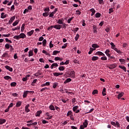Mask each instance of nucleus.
I'll return each mask as SVG.
<instances>
[{"label": "nucleus", "instance_id": "1", "mask_svg": "<svg viewBox=\"0 0 129 129\" xmlns=\"http://www.w3.org/2000/svg\"><path fill=\"white\" fill-rule=\"evenodd\" d=\"M66 75H67L68 77L74 78V77H75V72L73 70H70L66 72Z\"/></svg>", "mask_w": 129, "mask_h": 129}, {"label": "nucleus", "instance_id": "2", "mask_svg": "<svg viewBox=\"0 0 129 129\" xmlns=\"http://www.w3.org/2000/svg\"><path fill=\"white\" fill-rule=\"evenodd\" d=\"M116 66H117L116 64L114 63L113 64H110L108 67L109 69L112 70V69H114V68H116Z\"/></svg>", "mask_w": 129, "mask_h": 129}, {"label": "nucleus", "instance_id": "3", "mask_svg": "<svg viewBox=\"0 0 129 129\" xmlns=\"http://www.w3.org/2000/svg\"><path fill=\"white\" fill-rule=\"evenodd\" d=\"M61 28H62V25L60 24L54 25V29H56V30H60Z\"/></svg>", "mask_w": 129, "mask_h": 129}, {"label": "nucleus", "instance_id": "4", "mask_svg": "<svg viewBox=\"0 0 129 129\" xmlns=\"http://www.w3.org/2000/svg\"><path fill=\"white\" fill-rule=\"evenodd\" d=\"M56 23L57 24H58V25H62L64 23V20L63 19H60L56 21Z\"/></svg>", "mask_w": 129, "mask_h": 129}, {"label": "nucleus", "instance_id": "5", "mask_svg": "<svg viewBox=\"0 0 129 129\" xmlns=\"http://www.w3.org/2000/svg\"><path fill=\"white\" fill-rule=\"evenodd\" d=\"M95 55H98V56H105V54L101 51H97L95 53Z\"/></svg>", "mask_w": 129, "mask_h": 129}, {"label": "nucleus", "instance_id": "6", "mask_svg": "<svg viewBox=\"0 0 129 129\" xmlns=\"http://www.w3.org/2000/svg\"><path fill=\"white\" fill-rule=\"evenodd\" d=\"M29 107H30V105L27 104L25 108V110L26 112L27 113L30 112V109H29Z\"/></svg>", "mask_w": 129, "mask_h": 129}, {"label": "nucleus", "instance_id": "7", "mask_svg": "<svg viewBox=\"0 0 129 129\" xmlns=\"http://www.w3.org/2000/svg\"><path fill=\"white\" fill-rule=\"evenodd\" d=\"M15 19H16V17L15 16H13L12 17H11L9 21V24L11 25L13 23V22L15 21Z\"/></svg>", "mask_w": 129, "mask_h": 129}, {"label": "nucleus", "instance_id": "8", "mask_svg": "<svg viewBox=\"0 0 129 129\" xmlns=\"http://www.w3.org/2000/svg\"><path fill=\"white\" fill-rule=\"evenodd\" d=\"M123 95H124V93L123 92H122L119 93V94L117 95L118 99H120L121 97H122Z\"/></svg>", "mask_w": 129, "mask_h": 129}, {"label": "nucleus", "instance_id": "9", "mask_svg": "<svg viewBox=\"0 0 129 129\" xmlns=\"http://www.w3.org/2000/svg\"><path fill=\"white\" fill-rule=\"evenodd\" d=\"M34 32H35V30H32L29 32H27V36H28V37H31V36H32V35H33V34H34Z\"/></svg>", "mask_w": 129, "mask_h": 129}, {"label": "nucleus", "instance_id": "10", "mask_svg": "<svg viewBox=\"0 0 129 129\" xmlns=\"http://www.w3.org/2000/svg\"><path fill=\"white\" fill-rule=\"evenodd\" d=\"M56 67H58V63H53L50 66L51 69H53V68H56Z\"/></svg>", "mask_w": 129, "mask_h": 129}, {"label": "nucleus", "instance_id": "11", "mask_svg": "<svg viewBox=\"0 0 129 129\" xmlns=\"http://www.w3.org/2000/svg\"><path fill=\"white\" fill-rule=\"evenodd\" d=\"M26 37H27L26 36V34H25V33H21L20 35H19V38L20 39H25V38H26Z\"/></svg>", "mask_w": 129, "mask_h": 129}, {"label": "nucleus", "instance_id": "12", "mask_svg": "<svg viewBox=\"0 0 129 129\" xmlns=\"http://www.w3.org/2000/svg\"><path fill=\"white\" fill-rule=\"evenodd\" d=\"M5 68H6V69H7V70H9V71H10V72H13V69L11 68L10 66H6L5 67Z\"/></svg>", "mask_w": 129, "mask_h": 129}, {"label": "nucleus", "instance_id": "13", "mask_svg": "<svg viewBox=\"0 0 129 129\" xmlns=\"http://www.w3.org/2000/svg\"><path fill=\"white\" fill-rule=\"evenodd\" d=\"M53 76L58 77L60 76V75H63V73H53Z\"/></svg>", "mask_w": 129, "mask_h": 129}, {"label": "nucleus", "instance_id": "14", "mask_svg": "<svg viewBox=\"0 0 129 129\" xmlns=\"http://www.w3.org/2000/svg\"><path fill=\"white\" fill-rule=\"evenodd\" d=\"M28 93H29V91H25L23 93V98H25L28 95Z\"/></svg>", "mask_w": 129, "mask_h": 129}, {"label": "nucleus", "instance_id": "15", "mask_svg": "<svg viewBox=\"0 0 129 129\" xmlns=\"http://www.w3.org/2000/svg\"><path fill=\"white\" fill-rule=\"evenodd\" d=\"M90 12H91V16L92 17V16H94V14L96 13V11L94 10V9L92 8L90 10Z\"/></svg>", "mask_w": 129, "mask_h": 129}, {"label": "nucleus", "instance_id": "16", "mask_svg": "<svg viewBox=\"0 0 129 129\" xmlns=\"http://www.w3.org/2000/svg\"><path fill=\"white\" fill-rule=\"evenodd\" d=\"M83 125H84L85 127H87L88 125V120H85V121L83 122Z\"/></svg>", "mask_w": 129, "mask_h": 129}, {"label": "nucleus", "instance_id": "17", "mask_svg": "<svg viewBox=\"0 0 129 129\" xmlns=\"http://www.w3.org/2000/svg\"><path fill=\"white\" fill-rule=\"evenodd\" d=\"M34 56V53H33V50H30L29 51L28 56H29V57H31V56Z\"/></svg>", "mask_w": 129, "mask_h": 129}, {"label": "nucleus", "instance_id": "18", "mask_svg": "<svg viewBox=\"0 0 129 129\" xmlns=\"http://www.w3.org/2000/svg\"><path fill=\"white\" fill-rule=\"evenodd\" d=\"M112 49L114 50V51H116V52H117V53H118V54H120V53H121V51L117 49L116 47H113V48H112Z\"/></svg>", "mask_w": 129, "mask_h": 129}, {"label": "nucleus", "instance_id": "19", "mask_svg": "<svg viewBox=\"0 0 129 129\" xmlns=\"http://www.w3.org/2000/svg\"><path fill=\"white\" fill-rule=\"evenodd\" d=\"M10 85L11 87H16V86H17V83L15 82H12L10 84Z\"/></svg>", "mask_w": 129, "mask_h": 129}, {"label": "nucleus", "instance_id": "20", "mask_svg": "<svg viewBox=\"0 0 129 129\" xmlns=\"http://www.w3.org/2000/svg\"><path fill=\"white\" fill-rule=\"evenodd\" d=\"M106 91V89L105 88H104L102 92V94L103 96H105V95H106V93H105Z\"/></svg>", "mask_w": 129, "mask_h": 129}, {"label": "nucleus", "instance_id": "21", "mask_svg": "<svg viewBox=\"0 0 129 129\" xmlns=\"http://www.w3.org/2000/svg\"><path fill=\"white\" fill-rule=\"evenodd\" d=\"M49 108L50 110H55V107H54V105L53 104H51L49 106Z\"/></svg>", "mask_w": 129, "mask_h": 129}, {"label": "nucleus", "instance_id": "22", "mask_svg": "<svg viewBox=\"0 0 129 129\" xmlns=\"http://www.w3.org/2000/svg\"><path fill=\"white\" fill-rule=\"evenodd\" d=\"M7 120L5 119L0 118V124H3L5 123Z\"/></svg>", "mask_w": 129, "mask_h": 129}, {"label": "nucleus", "instance_id": "23", "mask_svg": "<svg viewBox=\"0 0 129 129\" xmlns=\"http://www.w3.org/2000/svg\"><path fill=\"white\" fill-rule=\"evenodd\" d=\"M58 70L59 71H64L65 70V67L64 66H60L58 68Z\"/></svg>", "mask_w": 129, "mask_h": 129}, {"label": "nucleus", "instance_id": "24", "mask_svg": "<svg viewBox=\"0 0 129 129\" xmlns=\"http://www.w3.org/2000/svg\"><path fill=\"white\" fill-rule=\"evenodd\" d=\"M95 17L97 18H100L101 17V14L98 12L95 15Z\"/></svg>", "mask_w": 129, "mask_h": 129}, {"label": "nucleus", "instance_id": "25", "mask_svg": "<svg viewBox=\"0 0 129 129\" xmlns=\"http://www.w3.org/2000/svg\"><path fill=\"white\" fill-rule=\"evenodd\" d=\"M72 80L71 78H68V79H67L63 83H64V84H66L67 83H68L71 82Z\"/></svg>", "mask_w": 129, "mask_h": 129}, {"label": "nucleus", "instance_id": "26", "mask_svg": "<svg viewBox=\"0 0 129 129\" xmlns=\"http://www.w3.org/2000/svg\"><path fill=\"white\" fill-rule=\"evenodd\" d=\"M94 50H95V49H93L92 47H90V51L88 52V54L90 55L91 54H92V52H93V51H94Z\"/></svg>", "mask_w": 129, "mask_h": 129}, {"label": "nucleus", "instance_id": "27", "mask_svg": "<svg viewBox=\"0 0 129 129\" xmlns=\"http://www.w3.org/2000/svg\"><path fill=\"white\" fill-rule=\"evenodd\" d=\"M42 43L43 46L46 47V45H47V40L46 39H44Z\"/></svg>", "mask_w": 129, "mask_h": 129}, {"label": "nucleus", "instance_id": "28", "mask_svg": "<svg viewBox=\"0 0 129 129\" xmlns=\"http://www.w3.org/2000/svg\"><path fill=\"white\" fill-rule=\"evenodd\" d=\"M92 48H94L95 49H96V48H99V45H98L96 44H93L92 45Z\"/></svg>", "mask_w": 129, "mask_h": 129}, {"label": "nucleus", "instance_id": "29", "mask_svg": "<svg viewBox=\"0 0 129 129\" xmlns=\"http://www.w3.org/2000/svg\"><path fill=\"white\" fill-rule=\"evenodd\" d=\"M4 79H5L6 80H12V77H10L9 76H6L4 77Z\"/></svg>", "mask_w": 129, "mask_h": 129}, {"label": "nucleus", "instance_id": "30", "mask_svg": "<svg viewBox=\"0 0 129 129\" xmlns=\"http://www.w3.org/2000/svg\"><path fill=\"white\" fill-rule=\"evenodd\" d=\"M98 59H99L98 56H93L92 57V61H96V60H98Z\"/></svg>", "mask_w": 129, "mask_h": 129}, {"label": "nucleus", "instance_id": "31", "mask_svg": "<svg viewBox=\"0 0 129 129\" xmlns=\"http://www.w3.org/2000/svg\"><path fill=\"white\" fill-rule=\"evenodd\" d=\"M79 108V106H75L74 107H73V110L74 112H75V111H76V110H77V109H78V108Z\"/></svg>", "mask_w": 129, "mask_h": 129}, {"label": "nucleus", "instance_id": "32", "mask_svg": "<svg viewBox=\"0 0 129 129\" xmlns=\"http://www.w3.org/2000/svg\"><path fill=\"white\" fill-rule=\"evenodd\" d=\"M22 105V102L21 101H19L16 103V107H20Z\"/></svg>", "mask_w": 129, "mask_h": 129}, {"label": "nucleus", "instance_id": "33", "mask_svg": "<svg viewBox=\"0 0 129 129\" xmlns=\"http://www.w3.org/2000/svg\"><path fill=\"white\" fill-rule=\"evenodd\" d=\"M119 62H120L121 63H122V64H124L125 63V59H122V58H120L119 59Z\"/></svg>", "mask_w": 129, "mask_h": 129}, {"label": "nucleus", "instance_id": "34", "mask_svg": "<svg viewBox=\"0 0 129 129\" xmlns=\"http://www.w3.org/2000/svg\"><path fill=\"white\" fill-rule=\"evenodd\" d=\"M41 113H42V111H38L36 113L35 116H40V115H41Z\"/></svg>", "mask_w": 129, "mask_h": 129}, {"label": "nucleus", "instance_id": "35", "mask_svg": "<svg viewBox=\"0 0 129 129\" xmlns=\"http://www.w3.org/2000/svg\"><path fill=\"white\" fill-rule=\"evenodd\" d=\"M25 26H26V24H25V23H24L23 24H22V27H21V32H24V31H25Z\"/></svg>", "mask_w": 129, "mask_h": 129}, {"label": "nucleus", "instance_id": "36", "mask_svg": "<svg viewBox=\"0 0 129 129\" xmlns=\"http://www.w3.org/2000/svg\"><path fill=\"white\" fill-rule=\"evenodd\" d=\"M6 18H7V15H5L4 13H2L1 14V18L2 19H5Z\"/></svg>", "mask_w": 129, "mask_h": 129}, {"label": "nucleus", "instance_id": "37", "mask_svg": "<svg viewBox=\"0 0 129 129\" xmlns=\"http://www.w3.org/2000/svg\"><path fill=\"white\" fill-rule=\"evenodd\" d=\"M43 17H45V18L49 16V13L48 12L43 13L42 14Z\"/></svg>", "mask_w": 129, "mask_h": 129}, {"label": "nucleus", "instance_id": "38", "mask_svg": "<svg viewBox=\"0 0 129 129\" xmlns=\"http://www.w3.org/2000/svg\"><path fill=\"white\" fill-rule=\"evenodd\" d=\"M13 39L15 40H20V35H15L13 37Z\"/></svg>", "mask_w": 129, "mask_h": 129}, {"label": "nucleus", "instance_id": "39", "mask_svg": "<svg viewBox=\"0 0 129 129\" xmlns=\"http://www.w3.org/2000/svg\"><path fill=\"white\" fill-rule=\"evenodd\" d=\"M72 112L71 111H69L67 114V116H72Z\"/></svg>", "mask_w": 129, "mask_h": 129}, {"label": "nucleus", "instance_id": "40", "mask_svg": "<svg viewBox=\"0 0 129 129\" xmlns=\"http://www.w3.org/2000/svg\"><path fill=\"white\" fill-rule=\"evenodd\" d=\"M35 76L36 77H38L39 75H41V73L40 72V71H38L35 74Z\"/></svg>", "mask_w": 129, "mask_h": 129}, {"label": "nucleus", "instance_id": "41", "mask_svg": "<svg viewBox=\"0 0 129 129\" xmlns=\"http://www.w3.org/2000/svg\"><path fill=\"white\" fill-rule=\"evenodd\" d=\"M6 49H10V47H11V45L9 44V43H7L5 44V46Z\"/></svg>", "mask_w": 129, "mask_h": 129}, {"label": "nucleus", "instance_id": "42", "mask_svg": "<svg viewBox=\"0 0 129 129\" xmlns=\"http://www.w3.org/2000/svg\"><path fill=\"white\" fill-rule=\"evenodd\" d=\"M101 60L105 61L106 60H107V57L106 56H105V55L101 57Z\"/></svg>", "mask_w": 129, "mask_h": 129}, {"label": "nucleus", "instance_id": "43", "mask_svg": "<svg viewBox=\"0 0 129 129\" xmlns=\"http://www.w3.org/2000/svg\"><path fill=\"white\" fill-rule=\"evenodd\" d=\"M18 24H19V22H18V21H16L13 23L12 25H13V27H16V26H17V25H18Z\"/></svg>", "mask_w": 129, "mask_h": 129}, {"label": "nucleus", "instance_id": "44", "mask_svg": "<svg viewBox=\"0 0 129 129\" xmlns=\"http://www.w3.org/2000/svg\"><path fill=\"white\" fill-rule=\"evenodd\" d=\"M54 15H55V13H54L53 12H51V13L49 14V18H53Z\"/></svg>", "mask_w": 129, "mask_h": 129}, {"label": "nucleus", "instance_id": "45", "mask_svg": "<svg viewBox=\"0 0 129 129\" xmlns=\"http://www.w3.org/2000/svg\"><path fill=\"white\" fill-rule=\"evenodd\" d=\"M97 93H98V91L97 90H94L92 92V94L93 95H95V94H97Z\"/></svg>", "mask_w": 129, "mask_h": 129}, {"label": "nucleus", "instance_id": "46", "mask_svg": "<svg viewBox=\"0 0 129 129\" xmlns=\"http://www.w3.org/2000/svg\"><path fill=\"white\" fill-rule=\"evenodd\" d=\"M21 29V27L17 26V27H15V28L12 29V31H16V30H20Z\"/></svg>", "mask_w": 129, "mask_h": 129}, {"label": "nucleus", "instance_id": "47", "mask_svg": "<svg viewBox=\"0 0 129 129\" xmlns=\"http://www.w3.org/2000/svg\"><path fill=\"white\" fill-rule=\"evenodd\" d=\"M57 86H58V83H54L52 86L53 88H56Z\"/></svg>", "mask_w": 129, "mask_h": 129}, {"label": "nucleus", "instance_id": "48", "mask_svg": "<svg viewBox=\"0 0 129 129\" xmlns=\"http://www.w3.org/2000/svg\"><path fill=\"white\" fill-rule=\"evenodd\" d=\"M53 28H54V25L50 26V27H48L47 31H51L53 29Z\"/></svg>", "mask_w": 129, "mask_h": 129}, {"label": "nucleus", "instance_id": "49", "mask_svg": "<svg viewBox=\"0 0 129 129\" xmlns=\"http://www.w3.org/2000/svg\"><path fill=\"white\" fill-rule=\"evenodd\" d=\"M79 37H80L79 34H77L76 37H75V41H77L78 39H79Z\"/></svg>", "mask_w": 129, "mask_h": 129}, {"label": "nucleus", "instance_id": "50", "mask_svg": "<svg viewBox=\"0 0 129 129\" xmlns=\"http://www.w3.org/2000/svg\"><path fill=\"white\" fill-rule=\"evenodd\" d=\"M115 126V127L117 126V127H119V126H120V124H119V122H117V121H116Z\"/></svg>", "mask_w": 129, "mask_h": 129}, {"label": "nucleus", "instance_id": "51", "mask_svg": "<svg viewBox=\"0 0 129 129\" xmlns=\"http://www.w3.org/2000/svg\"><path fill=\"white\" fill-rule=\"evenodd\" d=\"M58 53H60V51H59L58 50H54L53 52L52 55H56V54H58Z\"/></svg>", "mask_w": 129, "mask_h": 129}, {"label": "nucleus", "instance_id": "52", "mask_svg": "<svg viewBox=\"0 0 129 129\" xmlns=\"http://www.w3.org/2000/svg\"><path fill=\"white\" fill-rule=\"evenodd\" d=\"M44 11L45 12V13H49V12H50V9L49 8H45L44 9Z\"/></svg>", "mask_w": 129, "mask_h": 129}, {"label": "nucleus", "instance_id": "53", "mask_svg": "<svg viewBox=\"0 0 129 129\" xmlns=\"http://www.w3.org/2000/svg\"><path fill=\"white\" fill-rule=\"evenodd\" d=\"M11 36V34H3L2 35L3 37H9Z\"/></svg>", "mask_w": 129, "mask_h": 129}, {"label": "nucleus", "instance_id": "54", "mask_svg": "<svg viewBox=\"0 0 129 129\" xmlns=\"http://www.w3.org/2000/svg\"><path fill=\"white\" fill-rule=\"evenodd\" d=\"M3 57H8L9 56V53L5 52L3 54Z\"/></svg>", "mask_w": 129, "mask_h": 129}, {"label": "nucleus", "instance_id": "55", "mask_svg": "<svg viewBox=\"0 0 129 129\" xmlns=\"http://www.w3.org/2000/svg\"><path fill=\"white\" fill-rule=\"evenodd\" d=\"M48 89V88H47V87H44V88H43L42 89H41V90H40V91L41 92H43V91H45V90H47Z\"/></svg>", "mask_w": 129, "mask_h": 129}, {"label": "nucleus", "instance_id": "56", "mask_svg": "<svg viewBox=\"0 0 129 129\" xmlns=\"http://www.w3.org/2000/svg\"><path fill=\"white\" fill-rule=\"evenodd\" d=\"M79 28H78V27L75 28L74 29V33H75V34H76V32H77V31H79Z\"/></svg>", "mask_w": 129, "mask_h": 129}, {"label": "nucleus", "instance_id": "57", "mask_svg": "<svg viewBox=\"0 0 129 129\" xmlns=\"http://www.w3.org/2000/svg\"><path fill=\"white\" fill-rule=\"evenodd\" d=\"M54 60L55 61H58V60H59V61H61V58H60L59 57H55V58H54Z\"/></svg>", "mask_w": 129, "mask_h": 129}, {"label": "nucleus", "instance_id": "58", "mask_svg": "<svg viewBox=\"0 0 129 129\" xmlns=\"http://www.w3.org/2000/svg\"><path fill=\"white\" fill-rule=\"evenodd\" d=\"M43 40H44V38L43 37V36H41L38 39V41H39V42H41V41H43Z\"/></svg>", "mask_w": 129, "mask_h": 129}, {"label": "nucleus", "instance_id": "59", "mask_svg": "<svg viewBox=\"0 0 129 129\" xmlns=\"http://www.w3.org/2000/svg\"><path fill=\"white\" fill-rule=\"evenodd\" d=\"M62 25L63 29H66V27H67V24H66L65 23H63Z\"/></svg>", "mask_w": 129, "mask_h": 129}, {"label": "nucleus", "instance_id": "60", "mask_svg": "<svg viewBox=\"0 0 129 129\" xmlns=\"http://www.w3.org/2000/svg\"><path fill=\"white\" fill-rule=\"evenodd\" d=\"M12 95L14 97H18V94H17V93H12Z\"/></svg>", "mask_w": 129, "mask_h": 129}, {"label": "nucleus", "instance_id": "61", "mask_svg": "<svg viewBox=\"0 0 129 129\" xmlns=\"http://www.w3.org/2000/svg\"><path fill=\"white\" fill-rule=\"evenodd\" d=\"M76 13L77 15H81V12H80L79 10L76 11Z\"/></svg>", "mask_w": 129, "mask_h": 129}, {"label": "nucleus", "instance_id": "62", "mask_svg": "<svg viewBox=\"0 0 129 129\" xmlns=\"http://www.w3.org/2000/svg\"><path fill=\"white\" fill-rule=\"evenodd\" d=\"M53 47H54V45L52 44V41H51L49 43V47L53 48Z\"/></svg>", "mask_w": 129, "mask_h": 129}, {"label": "nucleus", "instance_id": "63", "mask_svg": "<svg viewBox=\"0 0 129 129\" xmlns=\"http://www.w3.org/2000/svg\"><path fill=\"white\" fill-rule=\"evenodd\" d=\"M109 14H111V13H113V9L110 8L109 9Z\"/></svg>", "mask_w": 129, "mask_h": 129}, {"label": "nucleus", "instance_id": "64", "mask_svg": "<svg viewBox=\"0 0 129 129\" xmlns=\"http://www.w3.org/2000/svg\"><path fill=\"white\" fill-rule=\"evenodd\" d=\"M85 127H85L84 126V125H81L80 127V129H84L85 128Z\"/></svg>", "mask_w": 129, "mask_h": 129}]
</instances>
